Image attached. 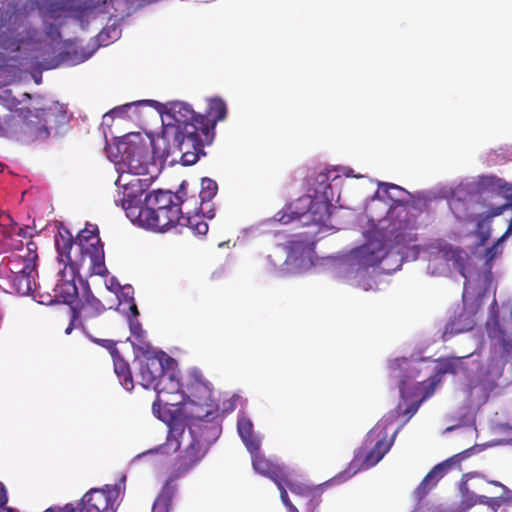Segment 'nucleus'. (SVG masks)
I'll use <instances>...</instances> for the list:
<instances>
[{
    "label": "nucleus",
    "mask_w": 512,
    "mask_h": 512,
    "mask_svg": "<svg viewBox=\"0 0 512 512\" xmlns=\"http://www.w3.org/2000/svg\"><path fill=\"white\" fill-rule=\"evenodd\" d=\"M201 415V419L203 420H209V421H217L220 424V421L218 420L219 414L218 410L214 408L210 402L207 403V406L204 408H200L196 404H192L190 402V423L195 422L197 419V415Z\"/></svg>",
    "instance_id": "29"
},
{
    "label": "nucleus",
    "mask_w": 512,
    "mask_h": 512,
    "mask_svg": "<svg viewBox=\"0 0 512 512\" xmlns=\"http://www.w3.org/2000/svg\"><path fill=\"white\" fill-rule=\"evenodd\" d=\"M8 497L7 492L2 483H0V507H4L7 504Z\"/></svg>",
    "instance_id": "58"
},
{
    "label": "nucleus",
    "mask_w": 512,
    "mask_h": 512,
    "mask_svg": "<svg viewBox=\"0 0 512 512\" xmlns=\"http://www.w3.org/2000/svg\"><path fill=\"white\" fill-rule=\"evenodd\" d=\"M253 468L259 474L269 477L274 482L285 480V469L280 465L267 459L261 453H255L252 458Z\"/></svg>",
    "instance_id": "25"
},
{
    "label": "nucleus",
    "mask_w": 512,
    "mask_h": 512,
    "mask_svg": "<svg viewBox=\"0 0 512 512\" xmlns=\"http://www.w3.org/2000/svg\"><path fill=\"white\" fill-rule=\"evenodd\" d=\"M182 208L148 209L146 228L164 232L181 222Z\"/></svg>",
    "instance_id": "14"
},
{
    "label": "nucleus",
    "mask_w": 512,
    "mask_h": 512,
    "mask_svg": "<svg viewBox=\"0 0 512 512\" xmlns=\"http://www.w3.org/2000/svg\"><path fill=\"white\" fill-rule=\"evenodd\" d=\"M62 509L63 507L48 508L45 512H66V510Z\"/></svg>",
    "instance_id": "64"
},
{
    "label": "nucleus",
    "mask_w": 512,
    "mask_h": 512,
    "mask_svg": "<svg viewBox=\"0 0 512 512\" xmlns=\"http://www.w3.org/2000/svg\"><path fill=\"white\" fill-rule=\"evenodd\" d=\"M17 132H20V123L15 122V115H7L2 120L0 119V136Z\"/></svg>",
    "instance_id": "35"
},
{
    "label": "nucleus",
    "mask_w": 512,
    "mask_h": 512,
    "mask_svg": "<svg viewBox=\"0 0 512 512\" xmlns=\"http://www.w3.org/2000/svg\"><path fill=\"white\" fill-rule=\"evenodd\" d=\"M168 114L175 122V142L182 154V163L184 165L195 164L200 156H205L202 139L199 135V113H196L190 104L177 101L171 103Z\"/></svg>",
    "instance_id": "2"
},
{
    "label": "nucleus",
    "mask_w": 512,
    "mask_h": 512,
    "mask_svg": "<svg viewBox=\"0 0 512 512\" xmlns=\"http://www.w3.org/2000/svg\"><path fill=\"white\" fill-rule=\"evenodd\" d=\"M459 490L461 493V501L457 512H467L477 504V495L469 490L467 481L461 482Z\"/></svg>",
    "instance_id": "32"
},
{
    "label": "nucleus",
    "mask_w": 512,
    "mask_h": 512,
    "mask_svg": "<svg viewBox=\"0 0 512 512\" xmlns=\"http://www.w3.org/2000/svg\"><path fill=\"white\" fill-rule=\"evenodd\" d=\"M424 399H425V398H423V397H422V398H421V400H420L419 402H415V403L410 404V405H409V406H408V407H407V408L402 412V413H403V415H407V416H409V417H411L412 415H414V414L417 412V410H418V408H419V406H420V402H421V401H423Z\"/></svg>",
    "instance_id": "55"
},
{
    "label": "nucleus",
    "mask_w": 512,
    "mask_h": 512,
    "mask_svg": "<svg viewBox=\"0 0 512 512\" xmlns=\"http://www.w3.org/2000/svg\"><path fill=\"white\" fill-rule=\"evenodd\" d=\"M122 157L130 171L134 174H143L147 170L149 161V145L140 134H133L122 143Z\"/></svg>",
    "instance_id": "9"
},
{
    "label": "nucleus",
    "mask_w": 512,
    "mask_h": 512,
    "mask_svg": "<svg viewBox=\"0 0 512 512\" xmlns=\"http://www.w3.org/2000/svg\"><path fill=\"white\" fill-rule=\"evenodd\" d=\"M120 490L117 485L92 488L86 492L77 506L68 503L62 510L66 512H116Z\"/></svg>",
    "instance_id": "7"
},
{
    "label": "nucleus",
    "mask_w": 512,
    "mask_h": 512,
    "mask_svg": "<svg viewBox=\"0 0 512 512\" xmlns=\"http://www.w3.org/2000/svg\"><path fill=\"white\" fill-rule=\"evenodd\" d=\"M113 360L114 370L120 380L121 385L128 391L132 390L133 378L128 363L121 359L119 354L113 356Z\"/></svg>",
    "instance_id": "28"
},
{
    "label": "nucleus",
    "mask_w": 512,
    "mask_h": 512,
    "mask_svg": "<svg viewBox=\"0 0 512 512\" xmlns=\"http://www.w3.org/2000/svg\"><path fill=\"white\" fill-rule=\"evenodd\" d=\"M395 377H399L400 378V381H399V391H400L401 397L404 399L407 396V391H406L407 381L400 374H396Z\"/></svg>",
    "instance_id": "57"
},
{
    "label": "nucleus",
    "mask_w": 512,
    "mask_h": 512,
    "mask_svg": "<svg viewBox=\"0 0 512 512\" xmlns=\"http://www.w3.org/2000/svg\"><path fill=\"white\" fill-rule=\"evenodd\" d=\"M17 10L15 7L8 6L4 9L3 5L0 6V30L16 23Z\"/></svg>",
    "instance_id": "36"
},
{
    "label": "nucleus",
    "mask_w": 512,
    "mask_h": 512,
    "mask_svg": "<svg viewBox=\"0 0 512 512\" xmlns=\"http://www.w3.org/2000/svg\"><path fill=\"white\" fill-rule=\"evenodd\" d=\"M20 101L13 95L12 91L4 86L0 87V105L5 107L15 115V122L20 123V128L24 127L26 119L29 118L31 110L29 108H19Z\"/></svg>",
    "instance_id": "26"
},
{
    "label": "nucleus",
    "mask_w": 512,
    "mask_h": 512,
    "mask_svg": "<svg viewBox=\"0 0 512 512\" xmlns=\"http://www.w3.org/2000/svg\"><path fill=\"white\" fill-rule=\"evenodd\" d=\"M74 328H81V326L79 325V319L74 318V313H71L70 323L65 329V333L70 334Z\"/></svg>",
    "instance_id": "56"
},
{
    "label": "nucleus",
    "mask_w": 512,
    "mask_h": 512,
    "mask_svg": "<svg viewBox=\"0 0 512 512\" xmlns=\"http://www.w3.org/2000/svg\"><path fill=\"white\" fill-rule=\"evenodd\" d=\"M237 428L241 438H251V436L253 435L252 423L248 419L239 420L237 423Z\"/></svg>",
    "instance_id": "42"
},
{
    "label": "nucleus",
    "mask_w": 512,
    "mask_h": 512,
    "mask_svg": "<svg viewBox=\"0 0 512 512\" xmlns=\"http://www.w3.org/2000/svg\"><path fill=\"white\" fill-rule=\"evenodd\" d=\"M490 210L488 211L487 217L484 221H481L478 223V234H479V245H484L488 239L490 238V227H489V220H490Z\"/></svg>",
    "instance_id": "40"
},
{
    "label": "nucleus",
    "mask_w": 512,
    "mask_h": 512,
    "mask_svg": "<svg viewBox=\"0 0 512 512\" xmlns=\"http://www.w3.org/2000/svg\"><path fill=\"white\" fill-rule=\"evenodd\" d=\"M46 34L52 40H57L61 37L59 26L53 23L46 25Z\"/></svg>",
    "instance_id": "49"
},
{
    "label": "nucleus",
    "mask_w": 512,
    "mask_h": 512,
    "mask_svg": "<svg viewBox=\"0 0 512 512\" xmlns=\"http://www.w3.org/2000/svg\"><path fill=\"white\" fill-rule=\"evenodd\" d=\"M470 454V449L458 453L451 458L437 464L430 470L421 481L415 494L419 499L424 497L432 488H434L440 479L453 467L459 465L462 460L466 459Z\"/></svg>",
    "instance_id": "13"
},
{
    "label": "nucleus",
    "mask_w": 512,
    "mask_h": 512,
    "mask_svg": "<svg viewBox=\"0 0 512 512\" xmlns=\"http://www.w3.org/2000/svg\"><path fill=\"white\" fill-rule=\"evenodd\" d=\"M91 227L92 229L85 227L79 231L75 245L78 247L84 260H87L88 271L94 275L105 276L108 270L105 265L103 245L97 227Z\"/></svg>",
    "instance_id": "6"
},
{
    "label": "nucleus",
    "mask_w": 512,
    "mask_h": 512,
    "mask_svg": "<svg viewBox=\"0 0 512 512\" xmlns=\"http://www.w3.org/2000/svg\"><path fill=\"white\" fill-rule=\"evenodd\" d=\"M489 499H490V497L480 495V496H477V503L482 504V505H487Z\"/></svg>",
    "instance_id": "60"
},
{
    "label": "nucleus",
    "mask_w": 512,
    "mask_h": 512,
    "mask_svg": "<svg viewBox=\"0 0 512 512\" xmlns=\"http://www.w3.org/2000/svg\"><path fill=\"white\" fill-rule=\"evenodd\" d=\"M385 192L387 193L388 198L393 202L392 204H397V198L405 199V196L411 197L405 189L395 184H386Z\"/></svg>",
    "instance_id": "37"
},
{
    "label": "nucleus",
    "mask_w": 512,
    "mask_h": 512,
    "mask_svg": "<svg viewBox=\"0 0 512 512\" xmlns=\"http://www.w3.org/2000/svg\"><path fill=\"white\" fill-rule=\"evenodd\" d=\"M22 257L24 258L23 264H30L29 260H31V262L36 267V261L38 259L37 244L33 241H29L27 243V254Z\"/></svg>",
    "instance_id": "43"
},
{
    "label": "nucleus",
    "mask_w": 512,
    "mask_h": 512,
    "mask_svg": "<svg viewBox=\"0 0 512 512\" xmlns=\"http://www.w3.org/2000/svg\"><path fill=\"white\" fill-rule=\"evenodd\" d=\"M164 352L160 355L145 356L140 367V383L146 389H153L159 385V381L165 374L163 358Z\"/></svg>",
    "instance_id": "17"
},
{
    "label": "nucleus",
    "mask_w": 512,
    "mask_h": 512,
    "mask_svg": "<svg viewBox=\"0 0 512 512\" xmlns=\"http://www.w3.org/2000/svg\"><path fill=\"white\" fill-rule=\"evenodd\" d=\"M410 366V362L406 358L402 359H395L392 364L391 368L396 371L400 369H408Z\"/></svg>",
    "instance_id": "51"
},
{
    "label": "nucleus",
    "mask_w": 512,
    "mask_h": 512,
    "mask_svg": "<svg viewBox=\"0 0 512 512\" xmlns=\"http://www.w3.org/2000/svg\"><path fill=\"white\" fill-rule=\"evenodd\" d=\"M221 431V424L203 420L200 414L195 422L188 424L187 432L181 423L174 422L170 426L166 445L173 451L179 450L182 444L185 446L172 465L168 482H174L195 468L219 438Z\"/></svg>",
    "instance_id": "1"
},
{
    "label": "nucleus",
    "mask_w": 512,
    "mask_h": 512,
    "mask_svg": "<svg viewBox=\"0 0 512 512\" xmlns=\"http://www.w3.org/2000/svg\"><path fill=\"white\" fill-rule=\"evenodd\" d=\"M184 394L192 404L204 408L208 402L212 401L211 383L200 372L194 371L190 374V380L186 385Z\"/></svg>",
    "instance_id": "16"
},
{
    "label": "nucleus",
    "mask_w": 512,
    "mask_h": 512,
    "mask_svg": "<svg viewBox=\"0 0 512 512\" xmlns=\"http://www.w3.org/2000/svg\"><path fill=\"white\" fill-rule=\"evenodd\" d=\"M75 245L73 236L67 229L59 230L55 235V246L58 252V260L67 268H83L87 265V260H84L80 253L79 258H72L71 250Z\"/></svg>",
    "instance_id": "18"
},
{
    "label": "nucleus",
    "mask_w": 512,
    "mask_h": 512,
    "mask_svg": "<svg viewBox=\"0 0 512 512\" xmlns=\"http://www.w3.org/2000/svg\"><path fill=\"white\" fill-rule=\"evenodd\" d=\"M170 483L171 482L167 481L166 486L162 489V491L155 499L152 507V512H170L173 498V492L169 488Z\"/></svg>",
    "instance_id": "31"
},
{
    "label": "nucleus",
    "mask_w": 512,
    "mask_h": 512,
    "mask_svg": "<svg viewBox=\"0 0 512 512\" xmlns=\"http://www.w3.org/2000/svg\"><path fill=\"white\" fill-rule=\"evenodd\" d=\"M390 447L391 443L387 442L385 436L378 439L373 448L366 453L362 466L367 469L376 465L389 451Z\"/></svg>",
    "instance_id": "27"
},
{
    "label": "nucleus",
    "mask_w": 512,
    "mask_h": 512,
    "mask_svg": "<svg viewBox=\"0 0 512 512\" xmlns=\"http://www.w3.org/2000/svg\"><path fill=\"white\" fill-rule=\"evenodd\" d=\"M397 201V204H391L386 217L379 221L382 228L395 239L402 236L407 230L416 229L417 218L426 207L425 199L418 198L408 201L397 198Z\"/></svg>",
    "instance_id": "3"
},
{
    "label": "nucleus",
    "mask_w": 512,
    "mask_h": 512,
    "mask_svg": "<svg viewBox=\"0 0 512 512\" xmlns=\"http://www.w3.org/2000/svg\"><path fill=\"white\" fill-rule=\"evenodd\" d=\"M227 116V105L220 97H213L207 101L205 114H199V130L202 139V147L212 143L215 136V126L217 122L223 121Z\"/></svg>",
    "instance_id": "11"
},
{
    "label": "nucleus",
    "mask_w": 512,
    "mask_h": 512,
    "mask_svg": "<svg viewBox=\"0 0 512 512\" xmlns=\"http://www.w3.org/2000/svg\"><path fill=\"white\" fill-rule=\"evenodd\" d=\"M502 504H512V491L505 486L502 489V494L499 496Z\"/></svg>",
    "instance_id": "53"
},
{
    "label": "nucleus",
    "mask_w": 512,
    "mask_h": 512,
    "mask_svg": "<svg viewBox=\"0 0 512 512\" xmlns=\"http://www.w3.org/2000/svg\"><path fill=\"white\" fill-rule=\"evenodd\" d=\"M490 321L494 326L499 327V309L496 298L493 299L490 305Z\"/></svg>",
    "instance_id": "48"
},
{
    "label": "nucleus",
    "mask_w": 512,
    "mask_h": 512,
    "mask_svg": "<svg viewBox=\"0 0 512 512\" xmlns=\"http://www.w3.org/2000/svg\"><path fill=\"white\" fill-rule=\"evenodd\" d=\"M153 390H155L157 393V399L153 402L152 405L154 413L160 412V407L162 404H170L168 400L162 398L163 395H173L180 392L184 393L180 381L174 375L167 372H165L162 379L159 381V385H157V387H154Z\"/></svg>",
    "instance_id": "22"
},
{
    "label": "nucleus",
    "mask_w": 512,
    "mask_h": 512,
    "mask_svg": "<svg viewBox=\"0 0 512 512\" xmlns=\"http://www.w3.org/2000/svg\"><path fill=\"white\" fill-rule=\"evenodd\" d=\"M130 330L132 334L135 336V338L139 341L141 345H139V349L144 353L148 354L150 352V345L146 342L142 341L144 331L140 327L139 323H130Z\"/></svg>",
    "instance_id": "38"
},
{
    "label": "nucleus",
    "mask_w": 512,
    "mask_h": 512,
    "mask_svg": "<svg viewBox=\"0 0 512 512\" xmlns=\"http://www.w3.org/2000/svg\"><path fill=\"white\" fill-rule=\"evenodd\" d=\"M386 254L385 242L383 240H372L354 248L349 255V259L352 266H357V271L361 269L366 271L369 267L380 264Z\"/></svg>",
    "instance_id": "12"
},
{
    "label": "nucleus",
    "mask_w": 512,
    "mask_h": 512,
    "mask_svg": "<svg viewBox=\"0 0 512 512\" xmlns=\"http://www.w3.org/2000/svg\"><path fill=\"white\" fill-rule=\"evenodd\" d=\"M506 232L491 246L485 250V259L487 262L493 261L498 255L501 254L500 244L508 237Z\"/></svg>",
    "instance_id": "39"
},
{
    "label": "nucleus",
    "mask_w": 512,
    "mask_h": 512,
    "mask_svg": "<svg viewBox=\"0 0 512 512\" xmlns=\"http://www.w3.org/2000/svg\"><path fill=\"white\" fill-rule=\"evenodd\" d=\"M218 190L217 183L210 178H203L201 180V190L199 198L201 200L199 210L204 214V206L209 204L210 201L216 196Z\"/></svg>",
    "instance_id": "30"
},
{
    "label": "nucleus",
    "mask_w": 512,
    "mask_h": 512,
    "mask_svg": "<svg viewBox=\"0 0 512 512\" xmlns=\"http://www.w3.org/2000/svg\"><path fill=\"white\" fill-rule=\"evenodd\" d=\"M284 480H279V481H276V485L278 487V489L280 490V498H281V501L283 502V504L285 505L286 508H289L291 506H294V504L290 501L289 497H288V493L286 491V485L284 484L283 482Z\"/></svg>",
    "instance_id": "46"
},
{
    "label": "nucleus",
    "mask_w": 512,
    "mask_h": 512,
    "mask_svg": "<svg viewBox=\"0 0 512 512\" xmlns=\"http://www.w3.org/2000/svg\"><path fill=\"white\" fill-rule=\"evenodd\" d=\"M501 345L505 356L512 357V340L503 336Z\"/></svg>",
    "instance_id": "52"
},
{
    "label": "nucleus",
    "mask_w": 512,
    "mask_h": 512,
    "mask_svg": "<svg viewBox=\"0 0 512 512\" xmlns=\"http://www.w3.org/2000/svg\"><path fill=\"white\" fill-rule=\"evenodd\" d=\"M23 264L22 273L17 276H11V282L15 290L21 295L34 294L36 290L37 270L34 264Z\"/></svg>",
    "instance_id": "24"
},
{
    "label": "nucleus",
    "mask_w": 512,
    "mask_h": 512,
    "mask_svg": "<svg viewBox=\"0 0 512 512\" xmlns=\"http://www.w3.org/2000/svg\"><path fill=\"white\" fill-rule=\"evenodd\" d=\"M74 318L79 319L81 329L88 334L90 329L99 327V317L106 311L102 302L88 290L84 294V299L76 306H70Z\"/></svg>",
    "instance_id": "10"
},
{
    "label": "nucleus",
    "mask_w": 512,
    "mask_h": 512,
    "mask_svg": "<svg viewBox=\"0 0 512 512\" xmlns=\"http://www.w3.org/2000/svg\"><path fill=\"white\" fill-rule=\"evenodd\" d=\"M502 505L503 504L499 497H490L486 506L490 508L493 512H497Z\"/></svg>",
    "instance_id": "54"
},
{
    "label": "nucleus",
    "mask_w": 512,
    "mask_h": 512,
    "mask_svg": "<svg viewBox=\"0 0 512 512\" xmlns=\"http://www.w3.org/2000/svg\"><path fill=\"white\" fill-rule=\"evenodd\" d=\"M81 268H67L64 266L58 273L60 279L55 287L56 295L59 296L63 303L73 306L72 303L78 296V288L75 279L80 276Z\"/></svg>",
    "instance_id": "20"
},
{
    "label": "nucleus",
    "mask_w": 512,
    "mask_h": 512,
    "mask_svg": "<svg viewBox=\"0 0 512 512\" xmlns=\"http://www.w3.org/2000/svg\"><path fill=\"white\" fill-rule=\"evenodd\" d=\"M116 204L120 203L121 207L125 210L127 217L139 226L146 228V215L145 212L148 210V206L144 202V205L140 204V200L137 196H130L123 193V197L115 200Z\"/></svg>",
    "instance_id": "23"
},
{
    "label": "nucleus",
    "mask_w": 512,
    "mask_h": 512,
    "mask_svg": "<svg viewBox=\"0 0 512 512\" xmlns=\"http://www.w3.org/2000/svg\"><path fill=\"white\" fill-rule=\"evenodd\" d=\"M286 487L296 495L311 497L315 494L314 489L310 488L309 486L298 483L295 481H291L288 479L287 473L285 472V481H283Z\"/></svg>",
    "instance_id": "34"
},
{
    "label": "nucleus",
    "mask_w": 512,
    "mask_h": 512,
    "mask_svg": "<svg viewBox=\"0 0 512 512\" xmlns=\"http://www.w3.org/2000/svg\"><path fill=\"white\" fill-rule=\"evenodd\" d=\"M186 212H182L180 226H185L191 230L194 235L203 236L208 232V224L204 220V216L208 218L214 217V210L209 208L204 210V214L193 203L185 207Z\"/></svg>",
    "instance_id": "21"
},
{
    "label": "nucleus",
    "mask_w": 512,
    "mask_h": 512,
    "mask_svg": "<svg viewBox=\"0 0 512 512\" xmlns=\"http://www.w3.org/2000/svg\"><path fill=\"white\" fill-rule=\"evenodd\" d=\"M243 442L245 443L248 451L251 453L252 457L255 453H260V443L258 440H256L253 435L251 438H242Z\"/></svg>",
    "instance_id": "47"
},
{
    "label": "nucleus",
    "mask_w": 512,
    "mask_h": 512,
    "mask_svg": "<svg viewBox=\"0 0 512 512\" xmlns=\"http://www.w3.org/2000/svg\"><path fill=\"white\" fill-rule=\"evenodd\" d=\"M474 325H475V322H474V320H473V319H471V320L466 324V326H465L464 328H462V329H457V332H460V331H463V330H470V329H472V328L474 327Z\"/></svg>",
    "instance_id": "61"
},
{
    "label": "nucleus",
    "mask_w": 512,
    "mask_h": 512,
    "mask_svg": "<svg viewBox=\"0 0 512 512\" xmlns=\"http://www.w3.org/2000/svg\"><path fill=\"white\" fill-rule=\"evenodd\" d=\"M192 202L194 205H197L195 197L183 199L179 193L162 190L153 191L145 197L148 209L182 208V206L186 207L192 204Z\"/></svg>",
    "instance_id": "19"
},
{
    "label": "nucleus",
    "mask_w": 512,
    "mask_h": 512,
    "mask_svg": "<svg viewBox=\"0 0 512 512\" xmlns=\"http://www.w3.org/2000/svg\"><path fill=\"white\" fill-rule=\"evenodd\" d=\"M108 0H85L81 5H74L71 0H62L49 5L45 13V22L48 19L59 21L62 25V19L73 18L81 22L84 18L92 14L107 13L106 5Z\"/></svg>",
    "instance_id": "8"
},
{
    "label": "nucleus",
    "mask_w": 512,
    "mask_h": 512,
    "mask_svg": "<svg viewBox=\"0 0 512 512\" xmlns=\"http://www.w3.org/2000/svg\"><path fill=\"white\" fill-rule=\"evenodd\" d=\"M17 235L21 236L23 238H31L32 237V233H31L30 227L26 226V227L19 228V230L17 232Z\"/></svg>",
    "instance_id": "59"
},
{
    "label": "nucleus",
    "mask_w": 512,
    "mask_h": 512,
    "mask_svg": "<svg viewBox=\"0 0 512 512\" xmlns=\"http://www.w3.org/2000/svg\"><path fill=\"white\" fill-rule=\"evenodd\" d=\"M277 216L283 224L302 217H308L307 222L325 223L329 219V203L327 200L304 195L278 212Z\"/></svg>",
    "instance_id": "5"
},
{
    "label": "nucleus",
    "mask_w": 512,
    "mask_h": 512,
    "mask_svg": "<svg viewBox=\"0 0 512 512\" xmlns=\"http://www.w3.org/2000/svg\"><path fill=\"white\" fill-rule=\"evenodd\" d=\"M488 483L491 485H494L496 487H500L501 489H503L505 487L504 484H502L501 482L496 481V480H489Z\"/></svg>",
    "instance_id": "62"
},
{
    "label": "nucleus",
    "mask_w": 512,
    "mask_h": 512,
    "mask_svg": "<svg viewBox=\"0 0 512 512\" xmlns=\"http://www.w3.org/2000/svg\"><path fill=\"white\" fill-rule=\"evenodd\" d=\"M465 357H446L436 360L435 375L426 381L419 382L418 385L425 393L423 398H428L434 392L435 386L440 382L441 378L446 374L455 375L463 367V359Z\"/></svg>",
    "instance_id": "15"
},
{
    "label": "nucleus",
    "mask_w": 512,
    "mask_h": 512,
    "mask_svg": "<svg viewBox=\"0 0 512 512\" xmlns=\"http://www.w3.org/2000/svg\"><path fill=\"white\" fill-rule=\"evenodd\" d=\"M507 209H512V198H511L510 202H507V203L502 204L500 206L491 208L489 216L490 217L499 216V215H501ZM511 233H512V217H511V220L509 222L508 228L506 230V235H510Z\"/></svg>",
    "instance_id": "41"
},
{
    "label": "nucleus",
    "mask_w": 512,
    "mask_h": 512,
    "mask_svg": "<svg viewBox=\"0 0 512 512\" xmlns=\"http://www.w3.org/2000/svg\"><path fill=\"white\" fill-rule=\"evenodd\" d=\"M87 335L93 342H95V343L101 345L102 347L106 348L107 350H109L112 357L115 355H118L119 351L117 350L116 344L113 340L97 339V338L92 337L89 333Z\"/></svg>",
    "instance_id": "44"
},
{
    "label": "nucleus",
    "mask_w": 512,
    "mask_h": 512,
    "mask_svg": "<svg viewBox=\"0 0 512 512\" xmlns=\"http://www.w3.org/2000/svg\"><path fill=\"white\" fill-rule=\"evenodd\" d=\"M130 311L131 313L137 317L139 315V312H138V309H137V306L135 303H133L131 306H130Z\"/></svg>",
    "instance_id": "63"
},
{
    "label": "nucleus",
    "mask_w": 512,
    "mask_h": 512,
    "mask_svg": "<svg viewBox=\"0 0 512 512\" xmlns=\"http://www.w3.org/2000/svg\"><path fill=\"white\" fill-rule=\"evenodd\" d=\"M134 104L135 103H129L119 107H115L108 113V115H112L114 117H123Z\"/></svg>",
    "instance_id": "50"
},
{
    "label": "nucleus",
    "mask_w": 512,
    "mask_h": 512,
    "mask_svg": "<svg viewBox=\"0 0 512 512\" xmlns=\"http://www.w3.org/2000/svg\"><path fill=\"white\" fill-rule=\"evenodd\" d=\"M444 257L446 260L452 261L453 266L462 273L465 263V257L462 250L449 247L444 250Z\"/></svg>",
    "instance_id": "33"
},
{
    "label": "nucleus",
    "mask_w": 512,
    "mask_h": 512,
    "mask_svg": "<svg viewBox=\"0 0 512 512\" xmlns=\"http://www.w3.org/2000/svg\"><path fill=\"white\" fill-rule=\"evenodd\" d=\"M24 258L22 256H16L13 259L9 260V270L12 273V276H17L22 273Z\"/></svg>",
    "instance_id": "45"
},
{
    "label": "nucleus",
    "mask_w": 512,
    "mask_h": 512,
    "mask_svg": "<svg viewBox=\"0 0 512 512\" xmlns=\"http://www.w3.org/2000/svg\"><path fill=\"white\" fill-rule=\"evenodd\" d=\"M66 121L64 106L53 102L47 107L35 108V114L31 112L24 127L20 128V133L32 140H45L50 135L49 127H57Z\"/></svg>",
    "instance_id": "4"
}]
</instances>
